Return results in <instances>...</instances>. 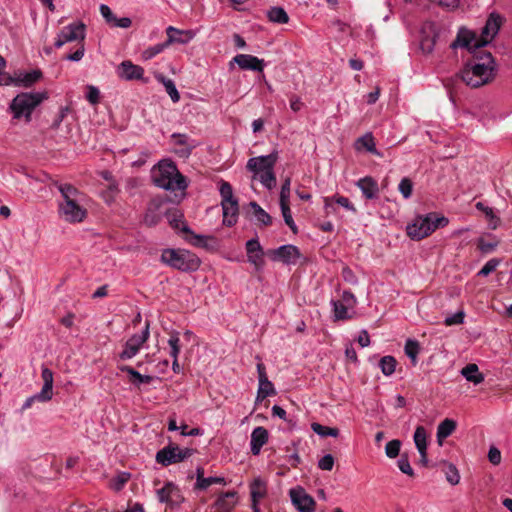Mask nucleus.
<instances>
[{"instance_id": "f257e3e1", "label": "nucleus", "mask_w": 512, "mask_h": 512, "mask_svg": "<svg viewBox=\"0 0 512 512\" xmlns=\"http://www.w3.org/2000/svg\"><path fill=\"white\" fill-rule=\"evenodd\" d=\"M496 74V63L491 53H478L467 62L457 76L469 87L479 88L490 83Z\"/></svg>"}, {"instance_id": "f03ea898", "label": "nucleus", "mask_w": 512, "mask_h": 512, "mask_svg": "<svg viewBox=\"0 0 512 512\" xmlns=\"http://www.w3.org/2000/svg\"><path fill=\"white\" fill-rule=\"evenodd\" d=\"M500 27L501 17L498 14L492 13L482 28L480 36H477L471 30L460 28L456 39L451 43L450 47L452 49L463 47L474 53L477 49L489 44L497 35Z\"/></svg>"}, {"instance_id": "7ed1b4c3", "label": "nucleus", "mask_w": 512, "mask_h": 512, "mask_svg": "<svg viewBox=\"0 0 512 512\" xmlns=\"http://www.w3.org/2000/svg\"><path fill=\"white\" fill-rule=\"evenodd\" d=\"M153 183L169 191H184L188 184L186 178L179 172L171 160H161L151 170Z\"/></svg>"}, {"instance_id": "20e7f679", "label": "nucleus", "mask_w": 512, "mask_h": 512, "mask_svg": "<svg viewBox=\"0 0 512 512\" xmlns=\"http://www.w3.org/2000/svg\"><path fill=\"white\" fill-rule=\"evenodd\" d=\"M278 160V152L273 151L268 155L252 157L247 161L246 169L252 173V178L257 179L268 190L276 186L274 167Z\"/></svg>"}, {"instance_id": "39448f33", "label": "nucleus", "mask_w": 512, "mask_h": 512, "mask_svg": "<svg viewBox=\"0 0 512 512\" xmlns=\"http://www.w3.org/2000/svg\"><path fill=\"white\" fill-rule=\"evenodd\" d=\"M161 261L173 269L183 272L196 271L201 264L197 255L185 249L167 248L162 251Z\"/></svg>"}, {"instance_id": "423d86ee", "label": "nucleus", "mask_w": 512, "mask_h": 512, "mask_svg": "<svg viewBox=\"0 0 512 512\" xmlns=\"http://www.w3.org/2000/svg\"><path fill=\"white\" fill-rule=\"evenodd\" d=\"M448 218L429 213L425 216L417 217L414 222L407 226V234L413 240H421L429 236L439 227H445L448 224Z\"/></svg>"}, {"instance_id": "0eeeda50", "label": "nucleus", "mask_w": 512, "mask_h": 512, "mask_svg": "<svg viewBox=\"0 0 512 512\" xmlns=\"http://www.w3.org/2000/svg\"><path fill=\"white\" fill-rule=\"evenodd\" d=\"M46 98L47 94L41 92L20 93L14 97L9 109L13 118L21 119L24 117L26 121H30L34 109Z\"/></svg>"}, {"instance_id": "6e6552de", "label": "nucleus", "mask_w": 512, "mask_h": 512, "mask_svg": "<svg viewBox=\"0 0 512 512\" xmlns=\"http://www.w3.org/2000/svg\"><path fill=\"white\" fill-rule=\"evenodd\" d=\"M150 323L147 319H142L138 312L133 319V329L136 331L130 336V358L134 357L146 344L150 331Z\"/></svg>"}, {"instance_id": "1a4fd4ad", "label": "nucleus", "mask_w": 512, "mask_h": 512, "mask_svg": "<svg viewBox=\"0 0 512 512\" xmlns=\"http://www.w3.org/2000/svg\"><path fill=\"white\" fill-rule=\"evenodd\" d=\"M192 454V449H181L178 445L170 443L156 453L155 459L162 466H169L184 461Z\"/></svg>"}, {"instance_id": "9d476101", "label": "nucleus", "mask_w": 512, "mask_h": 512, "mask_svg": "<svg viewBox=\"0 0 512 512\" xmlns=\"http://www.w3.org/2000/svg\"><path fill=\"white\" fill-rule=\"evenodd\" d=\"M165 216L167 217L169 225L174 230H179L185 234L190 235V237H186V240L192 243L193 245L200 246L202 245L203 241L206 239L205 236L202 235H196L194 234L191 229L188 227V225L183 220V214L180 212V210L176 208L167 209L165 212Z\"/></svg>"}, {"instance_id": "9b49d317", "label": "nucleus", "mask_w": 512, "mask_h": 512, "mask_svg": "<svg viewBox=\"0 0 512 512\" xmlns=\"http://www.w3.org/2000/svg\"><path fill=\"white\" fill-rule=\"evenodd\" d=\"M266 254L272 261L281 262L285 265L296 264L301 256L298 247L292 244H285L276 249H270Z\"/></svg>"}, {"instance_id": "f8f14e48", "label": "nucleus", "mask_w": 512, "mask_h": 512, "mask_svg": "<svg viewBox=\"0 0 512 512\" xmlns=\"http://www.w3.org/2000/svg\"><path fill=\"white\" fill-rule=\"evenodd\" d=\"M291 502L299 512H314L316 502L303 487L297 486L289 491Z\"/></svg>"}, {"instance_id": "ddd939ff", "label": "nucleus", "mask_w": 512, "mask_h": 512, "mask_svg": "<svg viewBox=\"0 0 512 512\" xmlns=\"http://www.w3.org/2000/svg\"><path fill=\"white\" fill-rule=\"evenodd\" d=\"M85 38V26L82 23L79 24H70L60 31L58 34L56 41L54 43L55 47L61 48L64 44L78 41L82 42Z\"/></svg>"}, {"instance_id": "4468645a", "label": "nucleus", "mask_w": 512, "mask_h": 512, "mask_svg": "<svg viewBox=\"0 0 512 512\" xmlns=\"http://www.w3.org/2000/svg\"><path fill=\"white\" fill-rule=\"evenodd\" d=\"M87 211L83 208L79 201L59 203V215L62 219L69 223H79L86 217Z\"/></svg>"}, {"instance_id": "2eb2a0df", "label": "nucleus", "mask_w": 512, "mask_h": 512, "mask_svg": "<svg viewBox=\"0 0 512 512\" xmlns=\"http://www.w3.org/2000/svg\"><path fill=\"white\" fill-rule=\"evenodd\" d=\"M245 248L248 262L254 266L256 271H262L265 266V252L263 251L258 238H252L248 240L246 242Z\"/></svg>"}, {"instance_id": "dca6fc26", "label": "nucleus", "mask_w": 512, "mask_h": 512, "mask_svg": "<svg viewBox=\"0 0 512 512\" xmlns=\"http://www.w3.org/2000/svg\"><path fill=\"white\" fill-rule=\"evenodd\" d=\"M166 211L167 209L165 208V202L163 200L153 199L147 207L143 222L147 226H155L161 221Z\"/></svg>"}, {"instance_id": "f3484780", "label": "nucleus", "mask_w": 512, "mask_h": 512, "mask_svg": "<svg viewBox=\"0 0 512 512\" xmlns=\"http://www.w3.org/2000/svg\"><path fill=\"white\" fill-rule=\"evenodd\" d=\"M259 388L257 391V401H262L266 397L275 395L276 391L273 383L268 379L265 365L260 361L257 364Z\"/></svg>"}, {"instance_id": "a211bd4d", "label": "nucleus", "mask_w": 512, "mask_h": 512, "mask_svg": "<svg viewBox=\"0 0 512 512\" xmlns=\"http://www.w3.org/2000/svg\"><path fill=\"white\" fill-rule=\"evenodd\" d=\"M167 40L165 41L167 47L171 44H188L192 41L196 36V31L194 30H180L173 26H169L166 28Z\"/></svg>"}, {"instance_id": "6ab92c4d", "label": "nucleus", "mask_w": 512, "mask_h": 512, "mask_svg": "<svg viewBox=\"0 0 512 512\" xmlns=\"http://www.w3.org/2000/svg\"><path fill=\"white\" fill-rule=\"evenodd\" d=\"M235 62L243 70H251L262 72L264 69V60L250 54H238L233 58Z\"/></svg>"}, {"instance_id": "aec40b11", "label": "nucleus", "mask_w": 512, "mask_h": 512, "mask_svg": "<svg viewBox=\"0 0 512 512\" xmlns=\"http://www.w3.org/2000/svg\"><path fill=\"white\" fill-rule=\"evenodd\" d=\"M354 149L358 152L366 151L375 156L383 157V154L377 150L375 138L371 132H366L363 136L356 139Z\"/></svg>"}, {"instance_id": "412c9836", "label": "nucleus", "mask_w": 512, "mask_h": 512, "mask_svg": "<svg viewBox=\"0 0 512 512\" xmlns=\"http://www.w3.org/2000/svg\"><path fill=\"white\" fill-rule=\"evenodd\" d=\"M268 431L262 426H258L253 429L250 440V450L253 455H258L262 447L268 441Z\"/></svg>"}, {"instance_id": "4be33fe9", "label": "nucleus", "mask_w": 512, "mask_h": 512, "mask_svg": "<svg viewBox=\"0 0 512 512\" xmlns=\"http://www.w3.org/2000/svg\"><path fill=\"white\" fill-rule=\"evenodd\" d=\"M356 186L361 190L363 196L366 199H375L378 197L379 194V186L377 181L370 177L365 176L363 178H360L356 182Z\"/></svg>"}, {"instance_id": "5701e85b", "label": "nucleus", "mask_w": 512, "mask_h": 512, "mask_svg": "<svg viewBox=\"0 0 512 512\" xmlns=\"http://www.w3.org/2000/svg\"><path fill=\"white\" fill-rule=\"evenodd\" d=\"M157 498L162 503L174 504L180 498V490L171 482L166 483L162 488L157 489Z\"/></svg>"}, {"instance_id": "b1692460", "label": "nucleus", "mask_w": 512, "mask_h": 512, "mask_svg": "<svg viewBox=\"0 0 512 512\" xmlns=\"http://www.w3.org/2000/svg\"><path fill=\"white\" fill-rule=\"evenodd\" d=\"M223 212V225L232 227L237 223L239 205L238 200L221 203Z\"/></svg>"}, {"instance_id": "393cba45", "label": "nucleus", "mask_w": 512, "mask_h": 512, "mask_svg": "<svg viewBox=\"0 0 512 512\" xmlns=\"http://www.w3.org/2000/svg\"><path fill=\"white\" fill-rule=\"evenodd\" d=\"M101 176L108 182L106 189L102 191V197L107 203H112L119 193L118 185L110 172L102 171Z\"/></svg>"}, {"instance_id": "a878e982", "label": "nucleus", "mask_w": 512, "mask_h": 512, "mask_svg": "<svg viewBox=\"0 0 512 512\" xmlns=\"http://www.w3.org/2000/svg\"><path fill=\"white\" fill-rule=\"evenodd\" d=\"M54 185L57 187L62 196L60 203L77 202L81 195L80 191L71 184L55 182Z\"/></svg>"}, {"instance_id": "bb28decb", "label": "nucleus", "mask_w": 512, "mask_h": 512, "mask_svg": "<svg viewBox=\"0 0 512 512\" xmlns=\"http://www.w3.org/2000/svg\"><path fill=\"white\" fill-rule=\"evenodd\" d=\"M41 378L43 387L39 392V397L51 400L53 396V372L47 367H42Z\"/></svg>"}, {"instance_id": "cd10ccee", "label": "nucleus", "mask_w": 512, "mask_h": 512, "mask_svg": "<svg viewBox=\"0 0 512 512\" xmlns=\"http://www.w3.org/2000/svg\"><path fill=\"white\" fill-rule=\"evenodd\" d=\"M99 10L107 24L111 27L128 28V17L117 18L105 4H101Z\"/></svg>"}, {"instance_id": "c85d7f7f", "label": "nucleus", "mask_w": 512, "mask_h": 512, "mask_svg": "<svg viewBox=\"0 0 512 512\" xmlns=\"http://www.w3.org/2000/svg\"><path fill=\"white\" fill-rule=\"evenodd\" d=\"M461 375L469 382L478 385L484 381V375L476 364L470 363L461 370Z\"/></svg>"}, {"instance_id": "c756f323", "label": "nucleus", "mask_w": 512, "mask_h": 512, "mask_svg": "<svg viewBox=\"0 0 512 512\" xmlns=\"http://www.w3.org/2000/svg\"><path fill=\"white\" fill-rule=\"evenodd\" d=\"M267 494V485L261 478H255L250 484V495L252 502H259Z\"/></svg>"}, {"instance_id": "7c9ffc66", "label": "nucleus", "mask_w": 512, "mask_h": 512, "mask_svg": "<svg viewBox=\"0 0 512 512\" xmlns=\"http://www.w3.org/2000/svg\"><path fill=\"white\" fill-rule=\"evenodd\" d=\"M42 77V72L40 70H33L28 73H19L17 76H15L16 86H24V87H30L35 82H37Z\"/></svg>"}, {"instance_id": "2f4dec72", "label": "nucleus", "mask_w": 512, "mask_h": 512, "mask_svg": "<svg viewBox=\"0 0 512 512\" xmlns=\"http://www.w3.org/2000/svg\"><path fill=\"white\" fill-rule=\"evenodd\" d=\"M155 78L159 83H161L165 87V90L167 94L170 96L171 100L174 103H177L180 100V94L176 88L174 81L170 78L165 77L163 74H156Z\"/></svg>"}, {"instance_id": "473e14b6", "label": "nucleus", "mask_w": 512, "mask_h": 512, "mask_svg": "<svg viewBox=\"0 0 512 512\" xmlns=\"http://www.w3.org/2000/svg\"><path fill=\"white\" fill-rule=\"evenodd\" d=\"M456 429V422L452 419L446 418L443 420L437 428V441L439 445H442V441L449 437Z\"/></svg>"}, {"instance_id": "72a5a7b5", "label": "nucleus", "mask_w": 512, "mask_h": 512, "mask_svg": "<svg viewBox=\"0 0 512 512\" xmlns=\"http://www.w3.org/2000/svg\"><path fill=\"white\" fill-rule=\"evenodd\" d=\"M337 203L338 205L342 206L348 211H352L353 213H356L357 210L355 206L350 202V200L347 197L344 196H332V197H326L324 198V206L326 209L332 208L333 203Z\"/></svg>"}, {"instance_id": "f704fd0d", "label": "nucleus", "mask_w": 512, "mask_h": 512, "mask_svg": "<svg viewBox=\"0 0 512 512\" xmlns=\"http://www.w3.org/2000/svg\"><path fill=\"white\" fill-rule=\"evenodd\" d=\"M235 492H227L216 501V506L219 512H230L235 506Z\"/></svg>"}, {"instance_id": "c9c22d12", "label": "nucleus", "mask_w": 512, "mask_h": 512, "mask_svg": "<svg viewBox=\"0 0 512 512\" xmlns=\"http://www.w3.org/2000/svg\"><path fill=\"white\" fill-rule=\"evenodd\" d=\"M477 210L483 212L489 222L491 229H496L500 223V218L494 213L491 207L486 206L483 202H477L475 204Z\"/></svg>"}, {"instance_id": "e433bc0d", "label": "nucleus", "mask_w": 512, "mask_h": 512, "mask_svg": "<svg viewBox=\"0 0 512 512\" xmlns=\"http://www.w3.org/2000/svg\"><path fill=\"white\" fill-rule=\"evenodd\" d=\"M269 21L277 24H286L289 21L287 12L282 7H272L267 11Z\"/></svg>"}, {"instance_id": "4c0bfd02", "label": "nucleus", "mask_w": 512, "mask_h": 512, "mask_svg": "<svg viewBox=\"0 0 512 512\" xmlns=\"http://www.w3.org/2000/svg\"><path fill=\"white\" fill-rule=\"evenodd\" d=\"M249 206L254 211L256 220L264 226L272 224V217L255 201L249 203Z\"/></svg>"}, {"instance_id": "58836bf2", "label": "nucleus", "mask_w": 512, "mask_h": 512, "mask_svg": "<svg viewBox=\"0 0 512 512\" xmlns=\"http://www.w3.org/2000/svg\"><path fill=\"white\" fill-rule=\"evenodd\" d=\"M334 320H346L351 318L348 313L349 307L340 300H331Z\"/></svg>"}, {"instance_id": "ea45409f", "label": "nucleus", "mask_w": 512, "mask_h": 512, "mask_svg": "<svg viewBox=\"0 0 512 512\" xmlns=\"http://www.w3.org/2000/svg\"><path fill=\"white\" fill-rule=\"evenodd\" d=\"M413 438L418 452L427 451V432L423 426L416 427Z\"/></svg>"}, {"instance_id": "a19ab883", "label": "nucleus", "mask_w": 512, "mask_h": 512, "mask_svg": "<svg viewBox=\"0 0 512 512\" xmlns=\"http://www.w3.org/2000/svg\"><path fill=\"white\" fill-rule=\"evenodd\" d=\"M127 481L128 474L126 472H120L109 480L108 486L112 491L119 492L125 487Z\"/></svg>"}, {"instance_id": "79ce46f5", "label": "nucleus", "mask_w": 512, "mask_h": 512, "mask_svg": "<svg viewBox=\"0 0 512 512\" xmlns=\"http://www.w3.org/2000/svg\"><path fill=\"white\" fill-rule=\"evenodd\" d=\"M396 364L393 356H384L379 361V367L385 376H390L395 372Z\"/></svg>"}, {"instance_id": "37998d69", "label": "nucleus", "mask_w": 512, "mask_h": 512, "mask_svg": "<svg viewBox=\"0 0 512 512\" xmlns=\"http://www.w3.org/2000/svg\"><path fill=\"white\" fill-rule=\"evenodd\" d=\"M155 377L150 375H142L137 370L130 368V382L140 387L143 384H150Z\"/></svg>"}, {"instance_id": "c03bdc74", "label": "nucleus", "mask_w": 512, "mask_h": 512, "mask_svg": "<svg viewBox=\"0 0 512 512\" xmlns=\"http://www.w3.org/2000/svg\"><path fill=\"white\" fill-rule=\"evenodd\" d=\"M225 479L223 477H199L196 480V488L205 490L213 484H224Z\"/></svg>"}, {"instance_id": "a18cd8bd", "label": "nucleus", "mask_w": 512, "mask_h": 512, "mask_svg": "<svg viewBox=\"0 0 512 512\" xmlns=\"http://www.w3.org/2000/svg\"><path fill=\"white\" fill-rule=\"evenodd\" d=\"M280 208H281L284 222L292 230V232L296 234L298 232V229H297V226L292 218L289 203H280Z\"/></svg>"}, {"instance_id": "49530a36", "label": "nucleus", "mask_w": 512, "mask_h": 512, "mask_svg": "<svg viewBox=\"0 0 512 512\" xmlns=\"http://www.w3.org/2000/svg\"><path fill=\"white\" fill-rule=\"evenodd\" d=\"M166 48H167L166 42L156 44L152 47L145 49L141 54V58L145 61L150 60L153 57H155L156 55H158L159 53L163 52Z\"/></svg>"}, {"instance_id": "de8ad7c7", "label": "nucleus", "mask_w": 512, "mask_h": 512, "mask_svg": "<svg viewBox=\"0 0 512 512\" xmlns=\"http://www.w3.org/2000/svg\"><path fill=\"white\" fill-rule=\"evenodd\" d=\"M406 355L412 360L413 364L417 362V355L419 353V344L415 340L408 339L404 347Z\"/></svg>"}, {"instance_id": "09e8293b", "label": "nucleus", "mask_w": 512, "mask_h": 512, "mask_svg": "<svg viewBox=\"0 0 512 512\" xmlns=\"http://www.w3.org/2000/svg\"><path fill=\"white\" fill-rule=\"evenodd\" d=\"M219 192L222 198L221 203L232 202L237 200L233 195L232 186L228 182H221Z\"/></svg>"}, {"instance_id": "8fccbe9b", "label": "nucleus", "mask_w": 512, "mask_h": 512, "mask_svg": "<svg viewBox=\"0 0 512 512\" xmlns=\"http://www.w3.org/2000/svg\"><path fill=\"white\" fill-rule=\"evenodd\" d=\"M168 345L170 347V356L172 358H178L180 353V338L178 332H173L170 334L168 339Z\"/></svg>"}, {"instance_id": "3c124183", "label": "nucleus", "mask_w": 512, "mask_h": 512, "mask_svg": "<svg viewBox=\"0 0 512 512\" xmlns=\"http://www.w3.org/2000/svg\"><path fill=\"white\" fill-rule=\"evenodd\" d=\"M311 427H312V430L320 436L337 437L339 434V430L337 428L323 426L319 423H313Z\"/></svg>"}, {"instance_id": "603ef678", "label": "nucleus", "mask_w": 512, "mask_h": 512, "mask_svg": "<svg viewBox=\"0 0 512 512\" xmlns=\"http://www.w3.org/2000/svg\"><path fill=\"white\" fill-rule=\"evenodd\" d=\"M401 441L394 439L389 441L385 447L386 456L389 458H396L400 453Z\"/></svg>"}, {"instance_id": "864d4df0", "label": "nucleus", "mask_w": 512, "mask_h": 512, "mask_svg": "<svg viewBox=\"0 0 512 512\" xmlns=\"http://www.w3.org/2000/svg\"><path fill=\"white\" fill-rule=\"evenodd\" d=\"M398 189L400 191V193L402 194V196L405 198V199H408L411 197L412 195V191H413V183L412 181L407 178V177H404L399 185H398Z\"/></svg>"}, {"instance_id": "5fc2aeb1", "label": "nucleus", "mask_w": 512, "mask_h": 512, "mask_svg": "<svg viewBox=\"0 0 512 512\" xmlns=\"http://www.w3.org/2000/svg\"><path fill=\"white\" fill-rule=\"evenodd\" d=\"M500 264V260L497 259V258H492L490 260H488L484 266L480 269V271L478 272V275L479 276H488L489 274H491L492 272H494L496 270V268L499 266Z\"/></svg>"}, {"instance_id": "6e6d98bb", "label": "nucleus", "mask_w": 512, "mask_h": 512, "mask_svg": "<svg viewBox=\"0 0 512 512\" xmlns=\"http://www.w3.org/2000/svg\"><path fill=\"white\" fill-rule=\"evenodd\" d=\"M397 465H398V468L399 470L408 475V476H414V471L410 465V462H409V459H408V456L406 454H402L401 457L399 458L398 462H397Z\"/></svg>"}, {"instance_id": "4d7b16f0", "label": "nucleus", "mask_w": 512, "mask_h": 512, "mask_svg": "<svg viewBox=\"0 0 512 512\" xmlns=\"http://www.w3.org/2000/svg\"><path fill=\"white\" fill-rule=\"evenodd\" d=\"M435 41H436V34H433V36H426V37H423L420 41V48L422 49V51L424 53H431L433 50H434V46H435Z\"/></svg>"}, {"instance_id": "13d9d810", "label": "nucleus", "mask_w": 512, "mask_h": 512, "mask_svg": "<svg viewBox=\"0 0 512 512\" xmlns=\"http://www.w3.org/2000/svg\"><path fill=\"white\" fill-rule=\"evenodd\" d=\"M86 90H87V93H86L87 101L93 105L99 103V101H100L99 89L93 85H87Z\"/></svg>"}, {"instance_id": "bf43d9fd", "label": "nucleus", "mask_w": 512, "mask_h": 512, "mask_svg": "<svg viewBox=\"0 0 512 512\" xmlns=\"http://www.w3.org/2000/svg\"><path fill=\"white\" fill-rule=\"evenodd\" d=\"M130 79L141 80L144 83H147L149 81L148 78L144 77V69L139 65L132 64L131 62H130Z\"/></svg>"}, {"instance_id": "052dcab7", "label": "nucleus", "mask_w": 512, "mask_h": 512, "mask_svg": "<svg viewBox=\"0 0 512 512\" xmlns=\"http://www.w3.org/2000/svg\"><path fill=\"white\" fill-rule=\"evenodd\" d=\"M446 479L451 485H456L460 481L459 472L457 468L452 464L448 465L447 467Z\"/></svg>"}, {"instance_id": "680f3d73", "label": "nucleus", "mask_w": 512, "mask_h": 512, "mask_svg": "<svg viewBox=\"0 0 512 512\" xmlns=\"http://www.w3.org/2000/svg\"><path fill=\"white\" fill-rule=\"evenodd\" d=\"M465 313L463 311H458L453 315L447 316L444 320L446 326L459 325L464 322Z\"/></svg>"}, {"instance_id": "e2e57ef3", "label": "nucleus", "mask_w": 512, "mask_h": 512, "mask_svg": "<svg viewBox=\"0 0 512 512\" xmlns=\"http://www.w3.org/2000/svg\"><path fill=\"white\" fill-rule=\"evenodd\" d=\"M291 179L288 177L284 180L280 191V203H289L290 199Z\"/></svg>"}, {"instance_id": "0e129e2a", "label": "nucleus", "mask_w": 512, "mask_h": 512, "mask_svg": "<svg viewBox=\"0 0 512 512\" xmlns=\"http://www.w3.org/2000/svg\"><path fill=\"white\" fill-rule=\"evenodd\" d=\"M334 466V457L331 454L324 455L319 461H318V467L321 470L324 471H331Z\"/></svg>"}, {"instance_id": "69168bd1", "label": "nucleus", "mask_w": 512, "mask_h": 512, "mask_svg": "<svg viewBox=\"0 0 512 512\" xmlns=\"http://www.w3.org/2000/svg\"><path fill=\"white\" fill-rule=\"evenodd\" d=\"M171 138L174 140V143L178 146H189L191 144H197L195 141L189 140V137L185 134L174 133Z\"/></svg>"}, {"instance_id": "338daca9", "label": "nucleus", "mask_w": 512, "mask_h": 512, "mask_svg": "<svg viewBox=\"0 0 512 512\" xmlns=\"http://www.w3.org/2000/svg\"><path fill=\"white\" fill-rule=\"evenodd\" d=\"M498 245V242H487L484 238L478 240V248L483 253L492 252Z\"/></svg>"}, {"instance_id": "774afa93", "label": "nucleus", "mask_w": 512, "mask_h": 512, "mask_svg": "<svg viewBox=\"0 0 512 512\" xmlns=\"http://www.w3.org/2000/svg\"><path fill=\"white\" fill-rule=\"evenodd\" d=\"M488 459L493 465H498L501 462V452L498 448L492 446L488 452Z\"/></svg>"}]
</instances>
